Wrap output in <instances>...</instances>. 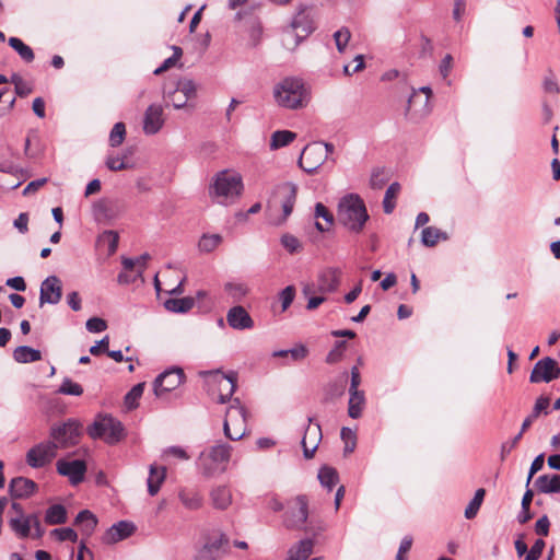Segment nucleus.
Here are the masks:
<instances>
[{
    "instance_id": "nucleus-20",
    "label": "nucleus",
    "mask_w": 560,
    "mask_h": 560,
    "mask_svg": "<svg viewBox=\"0 0 560 560\" xmlns=\"http://www.w3.org/2000/svg\"><path fill=\"white\" fill-rule=\"evenodd\" d=\"M164 125L163 107L159 104H151L144 112L143 132L145 135L158 133Z\"/></svg>"
},
{
    "instance_id": "nucleus-7",
    "label": "nucleus",
    "mask_w": 560,
    "mask_h": 560,
    "mask_svg": "<svg viewBox=\"0 0 560 560\" xmlns=\"http://www.w3.org/2000/svg\"><path fill=\"white\" fill-rule=\"evenodd\" d=\"M246 409L238 398L228 408L223 423L224 434L232 441L241 440L245 435Z\"/></svg>"
},
{
    "instance_id": "nucleus-64",
    "label": "nucleus",
    "mask_w": 560,
    "mask_h": 560,
    "mask_svg": "<svg viewBox=\"0 0 560 560\" xmlns=\"http://www.w3.org/2000/svg\"><path fill=\"white\" fill-rule=\"evenodd\" d=\"M544 91L549 94H558L560 92L557 79L550 74L542 82Z\"/></svg>"
},
{
    "instance_id": "nucleus-36",
    "label": "nucleus",
    "mask_w": 560,
    "mask_h": 560,
    "mask_svg": "<svg viewBox=\"0 0 560 560\" xmlns=\"http://www.w3.org/2000/svg\"><path fill=\"white\" fill-rule=\"evenodd\" d=\"M348 415L352 419H358L362 416L363 407L365 405L364 392L349 393Z\"/></svg>"
},
{
    "instance_id": "nucleus-60",
    "label": "nucleus",
    "mask_w": 560,
    "mask_h": 560,
    "mask_svg": "<svg viewBox=\"0 0 560 560\" xmlns=\"http://www.w3.org/2000/svg\"><path fill=\"white\" fill-rule=\"evenodd\" d=\"M546 544L542 539H537L527 551L525 560H538L541 557Z\"/></svg>"
},
{
    "instance_id": "nucleus-35",
    "label": "nucleus",
    "mask_w": 560,
    "mask_h": 560,
    "mask_svg": "<svg viewBox=\"0 0 560 560\" xmlns=\"http://www.w3.org/2000/svg\"><path fill=\"white\" fill-rule=\"evenodd\" d=\"M13 359L19 363H32L42 359L39 350L28 346H20L13 351Z\"/></svg>"
},
{
    "instance_id": "nucleus-46",
    "label": "nucleus",
    "mask_w": 560,
    "mask_h": 560,
    "mask_svg": "<svg viewBox=\"0 0 560 560\" xmlns=\"http://www.w3.org/2000/svg\"><path fill=\"white\" fill-rule=\"evenodd\" d=\"M9 45L19 54V56L26 62H31L34 59V52L30 46L24 44L18 37H10Z\"/></svg>"
},
{
    "instance_id": "nucleus-41",
    "label": "nucleus",
    "mask_w": 560,
    "mask_h": 560,
    "mask_svg": "<svg viewBox=\"0 0 560 560\" xmlns=\"http://www.w3.org/2000/svg\"><path fill=\"white\" fill-rule=\"evenodd\" d=\"M318 480L324 488H326L328 491H331L332 488L337 485L339 476L335 468L323 466L318 471Z\"/></svg>"
},
{
    "instance_id": "nucleus-38",
    "label": "nucleus",
    "mask_w": 560,
    "mask_h": 560,
    "mask_svg": "<svg viewBox=\"0 0 560 560\" xmlns=\"http://www.w3.org/2000/svg\"><path fill=\"white\" fill-rule=\"evenodd\" d=\"M446 241L447 234L434 226H427L421 232V243L427 247L435 246L439 241Z\"/></svg>"
},
{
    "instance_id": "nucleus-37",
    "label": "nucleus",
    "mask_w": 560,
    "mask_h": 560,
    "mask_svg": "<svg viewBox=\"0 0 560 560\" xmlns=\"http://www.w3.org/2000/svg\"><path fill=\"white\" fill-rule=\"evenodd\" d=\"M195 305V298L185 296L179 299H168L164 302V306L167 311L173 313H187Z\"/></svg>"
},
{
    "instance_id": "nucleus-32",
    "label": "nucleus",
    "mask_w": 560,
    "mask_h": 560,
    "mask_svg": "<svg viewBox=\"0 0 560 560\" xmlns=\"http://www.w3.org/2000/svg\"><path fill=\"white\" fill-rule=\"evenodd\" d=\"M74 525L79 526L81 533L89 537L93 534L97 525V517L91 511L83 510L75 516Z\"/></svg>"
},
{
    "instance_id": "nucleus-27",
    "label": "nucleus",
    "mask_w": 560,
    "mask_h": 560,
    "mask_svg": "<svg viewBox=\"0 0 560 560\" xmlns=\"http://www.w3.org/2000/svg\"><path fill=\"white\" fill-rule=\"evenodd\" d=\"M163 92L167 97H171V95H176L177 93H182L183 101L178 102V103L174 101V107L182 108L186 104V102L195 95L196 86L192 81H184V82H178L176 84L175 89L167 88L165 85L163 89Z\"/></svg>"
},
{
    "instance_id": "nucleus-58",
    "label": "nucleus",
    "mask_w": 560,
    "mask_h": 560,
    "mask_svg": "<svg viewBox=\"0 0 560 560\" xmlns=\"http://www.w3.org/2000/svg\"><path fill=\"white\" fill-rule=\"evenodd\" d=\"M294 296H295V289L292 285H288L280 292L279 299L281 301L283 311H285L291 305V303L294 300Z\"/></svg>"
},
{
    "instance_id": "nucleus-26",
    "label": "nucleus",
    "mask_w": 560,
    "mask_h": 560,
    "mask_svg": "<svg viewBox=\"0 0 560 560\" xmlns=\"http://www.w3.org/2000/svg\"><path fill=\"white\" fill-rule=\"evenodd\" d=\"M341 271L335 267L324 269L318 276V285L322 292H334L340 283Z\"/></svg>"
},
{
    "instance_id": "nucleus-8",
    "label": "nucleus",
    "mask_w": 560,
    "mask_h": 560,
    "mask_svg": "<svg viewBox=\"0 0 560 560\" xmlns=\"http://www.w3.org/2000/svg\"><path fill=\"white\" fill-rule=\"evenodd\" d=\"M81 436V424L75 419L54 424L50 428L51 442L56 448H68L79 443Z\"/></svg>"
},
{
    "instance_id": "nucleus-2",
    "label": "nucleus",
    "mask_w": 560,
    "mask_h": 560,
    "mask_svg": "<svg viewBox=\"0 0 560 560\" xmlns=\"http://www.w3.org/2000/svg\"><path fill=\"white\" fill-rule=\"evenodd\" d=\"M244 190L243 178L233 170H222L214 174L209 185V197L219 205L229 206L238 199Z\"/></svg>"
},
{
    "instance_id": "nucleus-62",
    "label": "nucleus",
    "mask_w": 560,
    "mask_h": 560,
    "mask_svg": "<svg viewBox=\"0 0 560 560\" xmlns=\"http://www.w3.org/2000/svg\"><path fill=\"white\" fill-rule=\"evenodd\" d=\"M550 522L547 515H542L535 524V533L539 536H548Z\"/></svg>"
},
{
    "instance_id": "nucleus-49",
    "label": "nucleus",
    "mask_w": 560,
    "mask_h": 560,
    "mask_svg": "<svg viewBox=\"0 0 560 560\" xmlns=\"http://www.w3.org/2000/svg\"><path fill=\"white\" fill-rule=\"evenodd\" d=\"M57 393L70 396H81L83 387L69 377H65Z\"/></svg>"
},
{
    "instance_id": "nucleus-57",
    "label": "nucleus",
    "mask_w": 560,
    "mask_h": 560,
    "mask_svg": "<svg viewBox=\"0 0 560 560\" xmlns=\"http://www.w3.org/2000/svg\"><path fill=\"white\" fill-rule=\"evenodd\" d=\"M85 327L90 332H102L107 328V323L100 317H91L86 320Z\"/></svg>"
},
{
    "instance_id": "nucleus-63",
    "label": "nucleus",
    "mask_w": 560,
    "mask_h": 560,
    "mask_svg": "<svg viewBox=\"0 0 560 560\" xmlns=\"http://www.w3.org/2000/svg\"><path fill=\"white\" fill-rule=\"evenodd\" d=\"M386 177L384 176L383 171L375 170L373 171L371 178H370V185L373 189H381L386 183Z\"/></svg>"
},
{
    "instance_id": "nucleus-18",
    "label": "nucleus",
    "mask_w": 560,
    "mask_h": 560,
    "mask_svg": "<svg viewBox=\"0 0 560 560\" xmlns=\"http://www.w3.org/2000/svg\"><path fill=\"white\" fill-rule=\"evenodd\" d=\"M62 296L61 281L57 276L47 277L40 284L39 304H57Z\"/></svg>"
},
{
    "instance_id": "nucleus-56",
    "label": "nucleus",
    "mask_w": 560,
    "mask_h": 560,
    "mask_svg": "<svg viewBox=\"0 0 560 560\" xmlns=\"http://www.w3.org/2000/svg\"><path fill=\"white\" fill-rule=\"evenodd\" d=\"M281 244L290 254L296 253L301 249L300 241L292 234H283L281 236Z\"/></svg>"
},
{
    "instance_id": "nucleus-59",
    "label": "nucleus",
    "mask_w": 560,
    "mask_h": 560,
    "mask_svg": "<svg viewBox=\"0 0 560 560\" xmlns=\"http://www.w3.org/2000/svg\"><path fill=\"white\" fill-rule=\"evenodd\" d=\"M182 56V49L179 47H174L173 56L166 58L155 70H168L175 67Z\"/></svg>"
},
{
    "instance_id": "nucleus-29",
    "label": "nucleus",
    "mask_w": 560,
    "mask_h": 560,
    "mask_svg": "<svg viewBox=\"0 0 560 560\" xmlns=\"http://www.w3.org/2000/svg\"><path fill=\"white\" fill-rule=\"evenodd\" d=\"M289 25L305 38L314 31L313 21L305 10H300Z\"/></svg>"
},
{
    "instance_id": "nucleus-31",
    "label": "nucleus",
    "mask_w": 560,
    "mask_h": 560,
    "mask_svg": "<svg viewBox=\"0 0 560 560\" xmlns=\"http://www.w3.org/2000/svg\"><path fill=\"white\" fill-rule=\"evenodd\" d=\"M314 540L305 538L292 546L288 551L287 560H307L313 552Z\"/></svg>"
},
{
    "instance_id": "nucleus-28",
    "label": "nucleus",
    "mask_w": 560,
    "mask_h": 560,
    "mask_svg": "<svg viewBox=\"0 0 560 560\" xmlns=\"http://www.w3.org/2000/svg\"><path fill=\"white\" fill-rule=\"evenodd\" d=\"M535 487L540 493H560V475H541L535 480Z\"/></svg>"
},
{
    "instance_id": "nucleus-4",
    "label": "nucleus",
    "mask_w": 560,
    "mask_h": 560,
    "mask_svg": "<svg viewBox=\"0 0 560 560\" xmlns=\"http://www.w3.org/2000/svg\"><path fill=\"white\" fill-rule=\"evenodd\" d=\"M230 456V445L219 443L201 452L198 457L197 465L202 475L206 477H213L225 470Z\"/></svg>"
},
{
    "instance_id": "nucleus-13",
    "label": "nucleus",
    "mask_w": 560,
    "mask_h": 560,
    "mask_svg": "<svg viewBox=\"0 0 560 560\" xmlns=\"http://www.w3.org/2000/svg\"><path fill=\"white\" fill-rule=\"evenodd\" d=\"M185 380V374L179 368H172L159 374L153 382V393L156 398H163L165 394L176 389Z\"/></svg>"
},
{
    "instance_id": "nucleus-39",
    "label": "nucleus",
    "mask_w": 560,
    "mask_h": 560,
    "mask_svg": "<svg viewBox=\"0 0 560 560\" xmlns=\"http://www.w3.org/2000/svg\"><path fill=\"white\" fill-rule=\"evenodd\" d=\"M45 522L48 525H60L67 522V510L62 504H52L46 510Z\"/></svg>"
},
{
    "instance_id": "nucleus-52",
    "label": "nucleus",
    "mask_w": 560,
    "mask_h": 560,
    "mask_svg": "<svg viewBox=\"0 0 560 560\" xmlns=\"http://www.w3.org/2000/svg\"><path fill=\"white\" fill-rule=\"evenodd\" d=\"M340 435L345 442V454L352 453L357 445L355 433L350 428H342Z\"/></svg>"
},
{
    "instance_id": "nucleus-12",
    "label": "nucleus",
    "mask_w": 560,
    "mask_h": 560,
    "mask_svg": "<svg viewBox=\"0 0 560 560\" xmlns=\"http://www.w3.org/2000/svg\"><path fill=\"white\" fill-rule=\"evenodd\" d=\"M326 161L325 148L320 141L312 142L307 144L300 158L299 166L307 174L315 173Z\"/></svg>"
},
{
    "instance_id": "nucleus-11",
    "label": "nucleus",
    "mask_w": 560,
    "mask_h": 560,
    "mask_svg": "<svg viewBox=\"0 0 560 560\" xmlns=\"http://www.w3.org/2000/svg\"><path fill=\"white\" fill-rule=\"evenodd\" d=\"M229 538L223 533H217L206 538L196 553V560H219L228 553Z\"/></svg>"
},
{
    "instance_id": "nucleus-54",
    "label": "nucleus",
    "mask_w": 560,
    "mask_h": 560,
    "mask_svg": "<svg viewBox=\"0 0 560 560\" xmlns=\"http://www.w3.org/2000/svg\"><path fill=\"white\" fill-rule=\"evenodd\" d=\"M221 236L218 234L203 235L199 242V248L202 252H212L221 242Z\"/></svg>"
},
{
    "instance_id": "nucleus-6",
    "label": "nucleus",
    "mask_w": 560,
    "mask_h": 560,
    "mask_svg": "<svg viewBox=\"0 0 560 560\" xmlns=\"http://www.w3.org/2000/svg\"><path fill=\"white\" fill-rule=\"evenodd\" d=\"M431 95L432 90L428 85L412 90L405 113L410 121L418 122L430 115L432 112Z\"/></svg>"
},
{
    "instance_id": "nucleus-50",
    "label": "nucleus",
    "mask_w": 560,
    "mask_h": 560,
    "mask_svg": "<svg viewBox=\"0 0 560 560\" xmlns=\"http://www.w3.org/2000/svg\"><path fill=\"white\" fill-rule=\"evenodd\" d=\"M126 137V126L124 122H116L109 133V144L113 148L119 147Z\"/></svg>"
},
{
    "instance_id": "nucleus-34",
    "label": "nucleus",
    "mask_w": 560,
    "mask_h": 560,
    "mask_svg": "<svg viewBox=\"0 0 560 560\" xmlns=\"http://www.w3.org/2000/svg\"><path fill=\"white\" fill-rule=\"evenodd\" d=\"M178 498L182 504L191 511L199 510L203 503L201 493L194 489H182L178 492Z\"/></svg>"
},
{
    "instance_id": "nucleus-33",
    "label": "nucleus",
    "mask_w": 560,
    "mask_h": 560,
    "mask_svg": "<svg viewBox=\"0 0 560 560\" xmlns=\"http://www.w3.org/2000/svg\"><path fill=\"white\" fill-rule=\"evenodd\" d=\"M165 477L166 469L164 467H156L155 465L150 466L149 477L147 480L148 492L150 495L153 497L159 492Z\"/></svg>"
},
{
    "instance_id": "nucleus-51",
    "label": "nucleus",
    "mask_w": 560,
    "mask_h": 560,
    "mask_svg": "<svg viewBox=\"0 0 560 560\" xmlns=\"http://www.w3.org/2000/svg\"><path fill=\"white\" fill-rule=\"evenodd\" d=\"M347 348V342L341 340L337 341L334 348L328 352L326 357V362L328 364H335L342 360L345 350Z\"/></svg>"
},
{
    "instance_id": "nucleus-42",
    "label": "nucleus",
    "mask_w": 560,
    "mask_h": 560,
    "mask_svg": "<svg viewBox=\"0 0 560 560\" xmlns=\"http://www.w3.org/2000/svg\"><path fill=\"white\" fill-rule=\"evenodd\" d=\"M305 37L301 36L300 32L293 30L290 25L285 26L282 31L281 43L287 49H294Z\"/></svg>"
},
{
    "instance_id": "nucleus-47",
    "label": "nucleus",
    "mask_w": 560,
    "mask_h": 560,
    "mask_svg": "<svg viewBox=\"0 0 560 560\" xmlns=\"http://www.w3.org/2000/svg\"><path fill=\"white\" fill-rule=\"evenodd\" d=\"M485 494H486V491L482 488L478 489L475 492L474 498L471 499V501L468 503L467 508L465 509V517L467 520H471L477 515V513L482 504Z\"/></svg>"
},
{
    "instance_id": "nucleus-21",
    "label": "nucleus",
    "mask_w": 560,
    "mask_h": 560,
    "mask_svg": "<svg viewBox=\"0 0 560 560\" xmlns=\"http://www.w3.org/2000/svg\"><path fill=\"white\" fill-rule=\"evenodd\" d=\"M214 377L219 386L218 402L225 404L230 401L236 390L237 374L235 372H230L229 374L215 372Z\"/></svg>"
},
{
    "instance_id": "nucleus-45",
    "label": "nucleus",
    "mask_w": 560,
    "mask_h": 560,
    "mask_svg": "<svg viewBox=\"0 0 560 560\" xmlns=\"http://www.w3.org/2000/svg\"><path fill=\"white\" fill-rule=\"evenodd\" d=\"M224 291L233 301L240 302L248 293V287L243 282H226L224 284Z\"/></svg>"
},
{
    "instance_id": "nucleus-5",
    "label": "nucleus",
    "mask_w": 560,
    "mask_h": 560,
    "mask_svg": "<svg viewBox=\"0 0 560 560\" xmlns=\"http://www.w3.org/2000/svg\"><path fill=\"white\" fill-rule=\"evenodd\" d=\"M122 423L112 416H98L88 428V433L92 439L104 438L106 443L116 444L125 435Z\"/></svg>"
},
{
    "instance_id": "nucleus-16",
    "label": "nucleus",
    "mask_w": 560,
    "mask_h": 560,
    "mask_svg": "<svg viewBox=\"0 0 560 560\" xmlns=\"http://www.w3.org/2000/svg\"><path fill=\"white\" fill-rule=\"evenodd\" d=\"M11 529L20 537L26 538L31 534V528L35 529L34 537L40 538L44 535V529L37 514H28L20 517H11L9 520Z\"/></svg>"
},
{
    "instance_id": "nucleus-30",
    "label": "nucleus",
    "mask_w": 560,
    "mask_h": 560,
    "mask_svg": "<svg viewBox=\"0 0 560 560\" xmlns=\"http://www.w3.org/2000/svg\"><path fill=\"white\" fill-rule=\"evenodd\" d=\"M550 399L547 396H540L536 399L534 408L529 416H527L522 423V432H525L533 422L540 416V413H549Z\"/></svg>"
},
{
    "instance_id": "nucleus-53",
    "label": "nucleus",
    "mask_w": 560,
    "mask_h": 560,
    "mask_svg": "<svg viewBox=\"0 0 560 560\" xmlns=\"http://www.w3.org/2000/svg\"><path fill=\"white\" fill-rule=\"evenodd\" d=\"M351 38L349 28L341 27L334 33V39L338 51L342 52Z\"/></svg>"
},
{
    "instance_id": "nucleus-15",
    "label": "nucleus",
    "mask_w": 560,
    "mask_h": 560,
    "mask_svg": "<svg viewBox=\"0 0 560 560\" xmlns=\"http://www.w3.org/2000/svg\"><path fill=\"white\" fill-rule=\"evenodd\" d=\"M560 375V368L557 361L546 357L537 361L530 372L529 382L537 384L540 382L549 383Z\"/></svg>"
},
{
    "instance_id": "nucleus-44",
    "label": "nucleus",
    "mask_w": 560,
    "mask_h": 560,
    "mask_svg": "<svg viewBox=\"0 0 560 560\" xmlns=\"http://www.w3.org/2000/svg\"><path fill=\"white\" fill-rule=\"evenodd\" d=\"M400 191V185L398 183H393L388 186V188L385 191V196L383 199V209L384 212L389 214L394 211L396 207L395 198Z\"/></svg>"
},
{
    "instance_id": "nucleus-3",
    "label": "nucleus",
    "mask_w": 560,
    "mask_h": 560,
    "mask_svg": "<svg viewBox=\"0 0 560 560\" xmlns=\"http://www.w3.org/2000/svg\"><path fill=\"white\" fill-rule=\"evenodd\" d=\"M337 218L345 228L360 233L369 220V213L361 197L357 194H349L340 199Z\"/></svg>"
},
{
    "instance_id": "nucleus-48",
    "label": "nucleus",
    "mask_w": 560,
    "mask_h": 560,
    "mask_svg": "<svg viewBox=\"0 0 560 560\" xmlns=\"http://www.w3.org/2000/svg\"><path fill=\"white\" fill-rule=\"evenodd\" d=\"M145 383L136 384L125 396V405L129 410L138 407V400L141 398Z\"/></svg>"
},
{
    "instance_id": "nucleus-23",
    "label": "nucleus",
    "mask_w": 560,
    "mask_h": 560,
    "mask_svg": "<svg viewBox=\"0 0 560 560\" xmlns=\"http://www.w3.org/2000/svg\"><path fill=\"white\" fill-rule=\"evenodd\" d=\"M135 530L136 526L133 523L128 521H119L107 529L104 536V541L106 544H116L130 537Z\"/></svg>"
},
{
    "instance_id": "nucleus-14",
    "label": "nucleus",
    "mask_w": 560,
    "mask_h": 560,
    "mask_svg": "<svg viewBox=\"0 0 560 560\" xmlns=\"http://www.w3.org/2000/svg\"><path fill=\"white\" fill-rule=\"evenodd\" d=\"M56 445L51 441L36 444L26 453V463L32 468H42L56 456Z\"/></svg>"
},
{
    "instance_id": "nucleus-17",
    "label": "nucleus",
    "mask_w": 560,
    "mask_h": 560,
    "mask_svg": "<svg viewBox=\"0 0 560 560\" xmlns=\"http://www.w3.org/2000/svg\"><path fill=\"white\" fill-rule=\"evenodd\" d=\"M56 468L58 474L68 477L70 483L73 486L82 482L86 472L85 462L81 459H59L56 464Z\"/></svg>"
},
{
    "instance_id": "nucleus-40",
    "label": "nucleus",
    "mask_w": 560,
    "mask_h": 560,
    "mask_svg": "<svg viewBox=\"0 0 560 560\" xmlns=\"http://www.w3.org/2000/svg\"><path fill=\"white\" fill-rule=\"evenodd\" d=\"M296 138V133L290 130H277L270 138V150H278L289 145Z\"/></svg>"
},
{
    "instance_id": "nucleus-55",
    "label": "nucleus",
    "mask_w": 560,
    "mask_h": 560,
    "mask_svg": "<svg viewBox=\"0 0 560 560\" xmlns=\"http://www.w3.org/2000/svg\"><path fill=\"white\" fill-rule=\"evenodd\" d=\"M51 535L56 536L60 541L69 540L75 542L78 540V534L71 527L56 528L51 532Z\"/></svg>"
},
{
    "instance_id": "nucleus-43",
    "label": "nucleus",
    "mask_w": 560,
    "mask_h": 560,
    "mask_svg": "<svg viewBox=\"0 0 560 560\" xmlns=\"http://www.w3.org/2000/svg\"><path fill=\"white\" fill-rule=\"evenodd\" d=\"M315 217L322 218L326 222V225H323L320 222H315V228L319 232L329 231L330 226L334 223V215L322 202H317L315 205Z\"/></svg>"
},
{
    "instance_id": "nucleus-25",
    "label": "nucleus",
    "mask_w": 560,
    "mask_h": 560,
    "mask_svg": "<svg viewBox=\"0 0 560 560\" xmlns=\"http://www.w3.org/2000/svg\"><path fill=\"white\" fill-rule=\"evenodd\" d=\"M37 489V485L25 477H15L9 483V492L12 498L22 499L32 495Z\"/></svg>"
},
{
    "instance_id": "nucleus-9",
    "label": "nucleus",
    "mask_w": 560,
    "mask_h": 560,
    "mask_svg": "<svg viewBox=\"0 0 560 560\" xmlns=\"http://www.w3.org/2000/svg\"><path fill=\"white\" fill-rule=\"evenodd\" d=\"M298 186L287 182L279 184L275 188L272 198L268 201V207L273 208L280 206L282 208V221H285L292 213L296 201Z\"/></svg>"
},
{
    "instance_id": "nucleus-22",
    "label": "nucleus",
    "mask_w": 560,
    "mask_h": 560,
    "mask_svg": "<svg viewBox=\"0 0 560 560\" xmlns=\"http://www.w3.org/2000/svg\"><path fill=\"white\" fill-rule=\"evenodd\" d=\"M226 322L235 330L252 329L254 327L253 318L241 305L233 306L228 311Z\"/></svg>"
},
{
    "instance_id": "nucleus-19",
    "label": "nucleus",
    "mask_w": 560,
    "mask_h": 560,
    "mask_svg": "<svg viewBox=\"0 0 560 560\" xmlns=\"http://www.w3.org/2000/svg\"><path fill=\"white\" fill-rule=\"evenodd\" d=\"M308 425L304 432V436L301 441L303 447V455L306 459L314 456L315 451L322 440V429L318 423L312 424L313 418H307Z\"/></svg>"
},
{
    "instance_id": "nucleus-24",
    "label": "nucleus",
    "mask_w": 560,
    "mask_h": 560,
    "mask_svg": "<svg viewBox=\"0 0 560 560\" xmlns=\"http://www.w3.org/2000/svg\"><path fill=\"white\" fill-rule=\"evenodd\" d=\"M209 499L213 509L225 511L232 504V491L230 487L225 485H219L210 490Z\"/></svg>"
},
{
    "instance_id": "nucleus-61",
    "label": "nucleus",
    "mask_w": 560,
    "mask_h": 560,
    "mask_svg": "<svg viewBox=\"0 0 560 560\" xmlns=\"http://www.w3.org/2000/svg\"><path fill=\"white\" fill-rule=\"evenodd\" d=\"M15 102L13 96H7L4 90H0V116L4 115L10 110Z\"/></svg>"
},
{
    "instance_id": "nucleus-1",
    "label": "nucleus",
    "mask_w": 560,
    "mask_h": 560,
    "mask_svg": "<svg viewBox=\"0 0 560 560\" xmlns=\"http://www.w3.org/2000/svg\"><path fill=\"white\" fill-rule=\"evenodd\" d=\"M273 98L278 106L298 110L311 101V86L299 77H287L273 86Z\"/></svg>"
},
{
    "instance_id": "nucleus-10",
    "label": "nucleus",
    "mask_w": 560,
    "mask_h": 560,
    "mask_svg": "<svg viewBox=\"0 0 560 560\" xmlns=\"http://www.w3.org/2000/svg\"><path fill=\"white\" fill-rule=\"evenodd\" d=\"M308 517V502L306 495H298L290 504L283 516V525L288 529H305Z\"/></svg>"
}]
</instances>
